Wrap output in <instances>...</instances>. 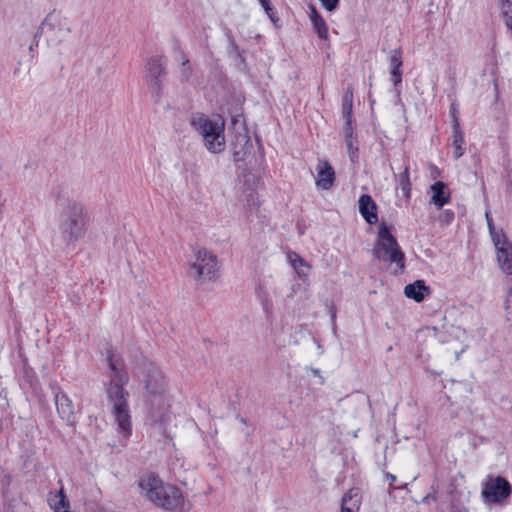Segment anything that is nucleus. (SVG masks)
Returning <instances> with one entry per match:
<instances>
[{
	"label": "nucleus",
	"mask_w": 512,
	"mask_h": 512,
	"mask_svg": "<svg viewBox=\"0 0 512 512\" xmlns=\"http://www.w3.org/2000/svg\"><path fill=\"white\" fill-rule=\"evenodd\" d=\"M109 368V382L106 384V395L111 406V416L119 441L126 444L132 435V417L129 407V392L125 388L129 376L121 354L113 347L105 352Z\"/></svg>",
	"instance_id": "f257e3e1"
},
{
	"label": "nucleus",
	"mask_w": 512,
	"mask_h": 512,
	"mask_svg": "<svg viewBox=\"0 0 512 512\" xmlns=\"http://www.w3.org/2000/svg\"><path fill=\"white\" fill-rule=\"evenodd\" d=\"M143 383L147 391L148 417L155 423H165L169 418L170 399L164 373L154 363L144 362Z\"/></svg>",
	"instance_id": "f03ea898"
},
{
	"label": "nucleus",
	"mask_w": 512,
	"mask_h": 512,
	"mask_svg": "<svg viewBox=\"0 0 512 512\" xmlns=\"http://www.w3.org/2000/svg\"><path fill=\"white\" fill-rule=\"evenodd\" d=\"M61 206L58 214V229L63 240L75 244L85 237L89 225V214L84 204L68 199Z\"/></svg>",
	"instance_id": "7ed1b4c3"
},
{
	"label": "nucleus",
	"mask_w": 512,
	"mask_h": 512,
	"mask_svg": "<svg viewBox=\"0 0 512 512\" xmlns=\"http://www.w3.org/2000/svg\"><path fill=\"white\" fill-rule=\"evenodd\" d=\"M138 486L143 496L163 509L176 510L184 504V497L181 490L172 485H165L163 481L154 474L142 477Z\"/></svg>",
	"instance_id": "20e7f679"
},
{
	"label": "nucleus",
	"mask_w": 512,
	"mask_h": 512,
	"mask_svg": "<svg viewBox=\"0 0 512 512\" xmlns=\"http://www.w3.org/2000/svg\"><path fill=\"white\" fill-rule=\"evenodd\" d=\"M190 125L202 138L204 147L213 154L225 150L224 120L221 117L210 118L203 113H195L190 118Z\"/></svg>",
	"instance_id": "39448f33"
},
{
	"label": "nucleus",
	"mask_w": 512,
	"mask_h": 512,
	"mask_svg": "<svg viewBox=\"0 0 512 512\" xmlns=\"http://www.w3.org/2000/svg\"><path fill=\"white\" fill-rule=\"evenodd\" d=\"M373 255L378 260L395 264V273H401L405 268L404 252L392 235L391 227H388L385 222L379 224Z\"/></svg>",
	"instance_id": "423d86ee"
},
{
	"label": "nucleus",
	"mask_w": 512,
	"mask_h": 512,
	"mask_svg": "<svg viewBox=\"0 0 512 512\" xmlns=\"http://www.w3.org/2000/svg\"><path fill=\"white\" fill-rule=\"evenodd\" d=\"M189 271L198 283L215 281L220 275L218 258L213 252L200 248L194 252Z\"/></svg>",
	"instance_id": "0eeeda50"
},
{
	"label": "nucleus",
	"mask_w": 512,
	"mask_h": 512,
	"mask_svg": "<svg viewBox=\"0 0 512 512\" xmlns=\"http://www.w3.org/2000/svg\"><path fill=\"white\" fill-rule=\"evenodd\" d=\"M512 494V485L502 476H488L482 483L481 497L486 504H501Z\"/></svg>",
	"instance_id": "6e6552de"
},
{
	"label": "nucleus",
	"mask_w": 512,
	"mask_h": 512,
	"mask_svg": "<svg viewBox=\"0 0 512 512\" xmlns=\"http://www.w3.org/2000/svg\"><path fill=\"white\" fill-rule=\"evenodd\" d=\"M493 244L501 270L507 275H512V243L508 241L506 235H500L496 236Z\"/></svg>",
	"instance_id": "1a4fd4ad"
},
{
	"label": "nucleus",
	"mask_w": 512,
	"mask_h": 512,
	"mask_svg": "<svg viewBox=\"0 0 512 512\" xmlns=\"http://www.w3.org/2000/svg\"><path fill=\"white\" fill-rule=\"evenodd\" d=\"M164 65L165 60L161 56L151 57L146 64V82L155 93L160 91V77L164 73Z\"/></svg>",
	"instance_id": "9d476101"
},
{
	"label": "nucleus",
	"mask_w": 512,
	"mask_h": 512,
	"mask_svg": "<svg viewBox=\"0 0 512 512\" xmlns=\"http://www.w3.org/2000/svg\"><path fill=\"white\" fill-rule=\"evenodd\" d=\"M54 399L60 418L67 424L74 425L76 420V412L72 400L63 391H57L55 393Z\"/></svg>",
	"instance_id": "9b49d317"
},
{
	"label": "nucleus",
	"mask_w": 512,
	"mask_h": 512,
	"mask_svg": "<svg viewBox=\"0 0 512 512\" xmlns=\"http://www.w3.org/2000/svg\"><path fill=\"white\" fill-rule=\"evenodd\" d=\"M317 177L315 184L317 188L322 190H329L335 181V171L333 167L326 160H319L317 166Z\"/></svg>",
	"instance_id": "f8f14e48"
},
{
	"label": "nucleus",
	"mask_w": 512,
	"mask_h": 512,
	"mask_svg": "<svg viewBox=\"0 0 512 512\" xmlns=\"http://www.w3.org/2000/svg\"><path fill=\"white\" fill-rule=\"evenodd\" d=\"M358 204L359 212L365 221L370 225L376 224L378 222L377 205L372 197L368 194H363L359 197Z\"/></svg>",
	"instance_id": "ddd939ff"
},
{
	"label": "nucleus",
	"mask_w": 512,
	"mask_h": 512,
	"mask_svg": "<svg viewBox=\"0 0 512 512\" xmlns=\"http://www.w3.org/2000/svg\"><path fill=\"white\" fill-rule=\"evenodd\" d=\"M430 203L441 209L450 202V192L447 185L442 181H437L430 186Z\"/></svg>",
	"instance_id": "4468645a"
},
{
	"label": "nucleus",
	"mask_w": 512,
	"mask_h": 512,
	"mask_svg": "<svg viewBox=\"0 0 512 512\" xmlns=\"http://www.w3.org/2000/svg\"><path fill=\"white\" fill-rule=\"evenodd\" d=\"M253 148L250 137L246 133H239L233 143V157L236 162L243 161Z\"/></svg>",
	"instance_id": "2eb2a0df"
},
{
	"label": "nucleus",
	"mask_w": 512,
	"mask_h": 512,
	"mask_svg": "<svg viewBox=\"0 0 512 512\" xmlns=\"http://www.w3.org/2000/svg\"><path fill=\"white\" fill-rule=\"evenodd\" d=\"M309 19L311 21L313 30L317 34V36L322 40H327L329 38V30L328 25L321 14L317 11L315 6H309Z\"/></svg>",
	"instance_id": "dca6fc26"
},
{
	"label": "nucleus",
	"mask_w": 512,
	"mask_h": 512,
	"mask_svg": "<svg viewBox=\"0 0 512 512\" xmlns=\"http://www.w3.org/2000/svg\"><path fill=\"white\" fill-rule=\"evenodd\" d=\"M47 502L53 512H71L70 503L64 493L63 487L58 491L50 492L48 494Z\"/></svg>",
	"instance_id": "f3484780"
},
{
	"label": "nucleus",
	"mask_w": 512,
	"mask_h": 512,
	"mask_svg": "<svg viewBox=\"0 0 512 512\" xmlns=\"http://www.w3.org/2000/svg\"><path fill=\"white\" fill-rule=\"evenodd\" d=\"M429 293L430 288L425 285L423 280H416L415 282L406 285L404 288L405 296L416 302H422Z\"/></svg>",
	"instance_id": "a211bd4d"
},
{
	"label": "nucleus",
	"mask_w": 512,
	"mask_h": 512,
	"mask_svg": "<svg viewBox=\"0 0 512 512\" xmlns=\"http://www.w3.org/2000/svg\"><path fill=\"white\" fill-rule=\"evenodd\" d=\"M389 63L391 67L390 80L394 86H397L399 83H401L402 80L401 66L403 64L402 53L399 49L391 51L389 55Z\"/></svg>",
	"instance_id": "6ab92c4d"
},
{
	"label": "nucleus",
	"mask_w": 512,
	"mask_h": 512,
	"mask_svg": "<svg viewBox=\"0 0 512 512\" xmlns=\"http://www.w3.org/2000/svg\"><path fill=\"white\" fill-rule=\"evenodd\" d=\"M361 497L357 489H350L342 497L341 512H358Z\"/></svg>",
	"instance_id": "aec40b11"
},
{
	"label": "nucleus",
	"mask_w": 512,
	"mask_h": 512,
	"mask_svg": "<svg viewBox=\"0 0 512 512\" xmlns=\"http://www.w3.org/2000/svg\"><path fill=\"white\" fill-rule=\"evenodd\" d=\"M464 135L460 128V123L455 121V125H452V147L453 156L455 159H459L464 154Z\"/></svg>",
	"instance_id": "412c9836"
},
{
	"label": "nucleus",
	"mask_w": 512,
	"mask_h": 512,
	"mask_svg": "<svg viewBox=\"0 0 512 512\" xmlns=\"http://www.w3.org/2000/svg\"><path fill=\"white\" fill-rule=\"evenodd\" d=\"M398 181V188L401 190L406 199L411 198V182L409 166L405 165L403 171L399 175H395Z\"/></svg>",
	"instance_id": "4be33fe9"
},
{
	"label": "nucleus",
	"mask_w": 512,
	"mask_h": 512,
	"mask_svg": "<svg viewBox=\"0 0 512 512\" xmlns=\"http://www.w3.org/2000/svg\"><path fill=\"white\" fill-rule=\"evenodd\" d=\"M352 109H353V90L352 88H347L342 97V114L345 120L350 121L352 119Z\"/></svg>",
	"instance_id": "5701e85b"
},
{
	"label": "nucleus",
	"mask_w": 512,
	"mask_h": 512,
	"mask_svg": "<svg viewBox=\"0 0 512 512\" xmlns=\"http://www.w3.org/2000/svg\"><path fill=\"white\" fill-rule=\"evenodd\" d=\"M63 21L62 16L58 12L49 13L44 21L42 22V29L54 30L56 28L61 29V22Z\"/></svg>",
	"instance_id": "b1692460"
},
{
	"label": "nucleus",
	"mask_w": 512,
	"mask_h": 512,
	"mask_svg": "<svg viewBox=\"0 0 512 512\" xmlns=\"http://www.w3.org/2000/svg\"><path fill=\"white\" fill-rule=\"evenodd\" d=\"M501 12L506 26L512 31V0H502Z\"/></svg>",
	"instance_id": "393cba45"
},
{
	"label": "nucleus",
	"mask_w": 512,
	"mask_h": 512,
	"mask_svg": "<svg viewBox=\"0 0 512 512\" xmlns=\"http://www.w3.org/2000/svg\"><path fill=\"white\" fill-rule=\"evenodd\" d=\"M287 259L292 268H300L304 267L306 269H310L311 266L306 262L299 254L296 252H289L287 254Z\"/></svg>",
	"instance_id": "a878e982"
},
{
	"label": "nucleus",
	"mask_w": 512,
	"mask_h": 512,
	"mask_svg": "<svg viewBox=\"0 0 512 512\" xmlns=\"http://www.w3.org/2000/svg\"><path fill=\"white\" fill-rule=\"evenodd\" d=\"M485 218H486V221H487V226H488V229H489V233H490L492 242L496 240V236L500 237V235H505L502 230H500V231L496 230V228L494 226V223H493L492 216H491L489 211L485 212Z\"/></svg>",
	"instance_id": "bb28decb"
},
{
	"label": "nucleus",
	"mask_w": 512,
	"mask_h": 512,
	"mask_svg": "<svg viewBox=\"0 0 512 512\" xmlns=\"http://www.w3.org/2000/svg\"><path fill=\"white\" fill-rule=\"evenodd\" d=\"M454 215L452 210H444L439 217V221L441 224L449 225L453 221Z\"/></svg>",
	"instance_id": "cd10ccee"
},
{
	"label": "nucleus",
	"mask_w": 512,
	"mask_h": 512,
	"mask_svg": "<svg viewBox=\"0 0 512 512\" xmlns=\"http://www.w3.org/2000/svg\"><path fill=\"white\" fill-rule=\"evenodd\" d=\"M321 2V5L329 12L334 11L338 5L339 0H319Z\"/></svg>",
	"instance_id": "c85d7f7f"
},
{
	"label": "nucleus",
	"mask_w": 512,
	"mask_h": 512,
	"mask_svg": "<svg viewBox=\"0 0 512 512\" xmlns=\"http://www.w3.org/2000/svg\"><path fill=\"white\" fill-rule=\"evenodd\" d=\"M504 309L508 316L512 315V289H509L506 294Z\"/></svg>",
	"instance_id": "c756f323"
},
{
	"label": "nucleus",
	"mask_w": 512,
	"mask_h": 512,
	"mask_svg": "<svg viewBox=\"0 0 512 512\" xmlns=\"http://www.w3.org/2000/svg\"><path fill=\"white\" fill-rule=\"evenodd\" d=\"M343 132H344V136H345V139H351L352 140V135H353V128H352V119L350 121L348 120H345V126H344V129H343Z\"/></svg>",
	"instance_id": "7c9ffc66"
},
{
	"label": "nucleus",
	"mask_w": 512,
	"mask_h": 512,
	"mask_svg": "<svg viewBox=\"0 0 512 512\" xmlns=\"http://www.w3.org/2000/svg\"><path fill=\"white\" fill-rule=\"evenodd\" d=\"M450 114L452 117V125H455V121L459 122L458 119V108L456 103H452L450 106Z\"/></svg>",
	"instance_id": "2f4dec72"
},
{
	"label": "nucleus",
	"mask_w": 512,
	"mask_h": 512,
	"mask_svg": "<svg viewBox=\"0 0 512 512\" xmlns=\"http://www.w3.org/2000/svg\"><path fill=\"white\" fill-rule=\"evenodd\" d=\"M261 6L264 8L266 14L268 15V17L274 21V12H273V8L270 6V0L266 1V4H261Z\"/></svg>",
	"instance_id": "473e14b6"
},
{
	"label": "nucleus",
	"mask_w": 512,
	"mask_h": 512,
	"mask_svg": "<svg viewBox=\"0 0 512 512\" xmlns=\"http://www.w3.org/2000/svg\"><path fill=\"white\" fill-rule=\"evenodd\" d=\"M293 269L296 272V274L298 275V277L301 279H306L308 276V271L310 270V269H306L304 267L293 268Z\"/></svg>",
	"instance_id": "72a5a7b5"
},
{
	"label": "nucleus",
	"mask_w": 512,
	"mask_h": 512,
	"mask_svg": "<svg viewBox=\"0 0 512 512\" xmlns=\"http://www.w3.org/2000/svg\"><path fill=\"white\" fill-rule=\"evenodd\" d=\"M348 152L350 153V157L353 158L355 152L357 151V147L353 146V142L351 139H347L346 141Z\"/></svg>",
	"instance_id": "f704fd0d"
},
{
	"label": "nucleus",
	"mask_w": 512,
	"mask_h": 512,
	"mask_svg": "<svg viewBox=\"0 0 512 512\" xmlns=\"http://www.w3.org/2000/svg\"><path fill=\"white\" fill-rule=\"evenodd\" d=\"M452 512H469V511L465 507H458V508H455Z\"/></svg>",
	"instance_id": "c9c22d12"
},
{
	"label": "nucleus",
	"mask_w": 512,
	"mask_h": 512,
	"mask_svg": "<svg viewBox=\"0 0 512 512\" xmlns=\"http://www.w3.org/2000/svg\"><path fill=\"white\" fill-rule=\"evenodd\" d=\"M387 477L390 479V484H392L396 480V476H394L392 474H388Z\"/></svg>",
	"instance_id": "e433bc0d"
},
{
	"label": "nucleus",
	"mask_w": 512,
	"mask_h": 512,
	"mask_svg": "<svg viewBox=\"0 0 512 512\" xmlns=\"http://www.w3.org/2000/svg\"><path fill=\"white\" fill-rule=\"evenodd\" d=\"M188 62H189L188 58L183 56V58H182V65L185 66L186 64H188Z\"/></svg>",
	"instance_id": "4c0bfd02"
},
{
	"label": "nucleus",
	"mask_w": 512,
	"mask_h": 512,
	"mask_svg": "<svg viewBox=\"0 0 512 512\" xmlns=\"http://www.w3.org/2000/svg\"><path fill=\"white\" fill-rule=\"evenodd\" d=\"M431 168L433 171H436L437 174L439 173L438 168L436 166H432Z\"/></svg>",
	"instance_id": "58836bf2"
}]
</instances>
